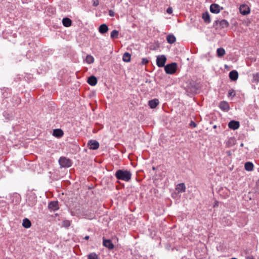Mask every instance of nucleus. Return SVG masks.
Masks as SVG:
<instances>
[{
    "label": "nucleus",
    "mask_w": 259,
    "mask_h": 259,
    "mask_svg": "<svg viewBox=\"0 0 259 259\" xmlns=\"http://www.w3.org/2000/svg\"><path fill=\"white\" fill-rule=\"evenodd\" d=\"M63 132L61 129L57 128L54 130L53 135L57 138H60L63 135Z\"/></svg>",
    "instance_id": "nucleus-17"
},
{
    "label": "nucleus",
    "mask_w": 259,
    "mask_h": 259,
    "mask_svg": "<svg viewBox=\"0 0 259 259\" xmlns=\"http://www.w3.org/2000/svg\"><path fill=\"white\" fill-rule=\"evenodd\" d=\"M244 167L247 171H251L253 168V164L251 162H247L245 163Z\"/></svg>",
    "instance_id": "nucleus-25"
},
{
    "label": "nucleus",
    "mask_w": 259,
    "mask_h": 259,
    "mask_svg": "<svg viewBox=\"0 0 259 259\" xmlns=\"http://www.w3.org/2000/svg\"><path fill=\"white\" fill-rule=\"evenodd\" d=\"M109 30L108 26L106 24L101 25L99 27V31L101 34L106 33Z\"/></svg>",
    "instance_id": "nucleus-16"
},
{
    "label": "nucleus",
    "mask_w": 259,
    "mask_h": 259,
    "mask_svg": "<svg viewBox=\"0 0 259 259\" xmlns=\"http://www.w3.org/2000/svg\"><path fill=\"white\" fill-rule=\"evenodd\" d=\"M246 259H254L252 255H249L246 257Z\"/></svg>",
    "instance_id": "nucleus-38"
},
{
    "label": "nucleus",
    "mask_w": 259,
    "mask_h": 259,
    "mask_svg": "<svg viewBox=\"0 0 259 259\" xmlns=\"http://www.w3.org/2000/svg\"><path fill=\"white\" fill-rule=\"evenodd\" d=\"M166 61V57L162 55H159L157 57L156 64L159 67H162L165 66V63Z\"/></svg>",
    "instance_id": "nucleus-5"
},
{
    "label": "nucleus",
    "mask_w": 259,
    "mask_h": 259,
    "mask_svg": "<svg viewBox=\"0 0 259 259\" xmlns=\"http://www.w3.org/2000/svg\"><path fill=\"white\" fill-rule=\"evenodd\" d=\"M202 17V18H203L204 21L206 23L208 24V23H210L211 20H210V16H209V13L207 12L203 13Z\"/></svg>",
    "instance_id": "nucleus-20"
},
{
    "label": "nucleus",
    "mask_w": 259,
    "mask_h": 259,
    "mask_svg": "<svg viewBox=\"0 0 259 259\" xmlns=\"http://www.w3.org/2000/svg\"><path fill=\"white\" fill-rule=\"evenodd\" d=\"M48 208L53 211L58 210L59 208L58 201H51L48 204Z\"/></svg>",
    "instance_id": "nucleus-10"
},
{
    "label": "nucleus",
    "mask_w": 259,
    "mask_h": 259,
    "mask_svg": "<svg viewBox=\"0 0 259 259\" xmlns=\"http://www.w3.org/2000/svg\"><path fill=\"white\" fill-rule=\"evenodd\" d=\"M240 13L243 15H246L250 13L249 8L246 5H241L239 8Z\"/></svg>",
    "instance_id": "nucleus-8"
},
{
    "label": "nucleus",
    "mask_w": 259,
    "mask_h": 259,
    "mask_svg": "<svg viewBox=\"0 0 259 259\" xmlns=\"http://www.w3.org/2000/svg\"><path fill=\"white\" fill-rule=\"evenodd\" d=\"M217 53L219 57H222L225 54V50L223 48H220L217 49Z\"/></svg>",
    "instance_id": "nucleus-26"
},
{
    "label": "nucleus",
    "mask_w": 259,
    "mask_h": 259,
    "mask_svg": "<svg viewBox=\"0 0 259 259\" xmlns=\"http://www.w3.org/2000/svg\"><path fill=\"white\" fill-rule=\"evenodd\" d=\"M103 245L109 249H113L114 245L110 239H103Z\"/></svg>",
    "instance_id": "nucleus-11"
},
{
    "label": "nucleus",
    "mask_w": 259,
    "mask_h": 259,
    "mask_svg": "<svg viewBox=\"0 0 259 259\" xmlns=\"http://www.w3.org/2000/svg\"><path fill=\"white\" fill-rule=\"evenodd\" d=\"M259 81V73H256L252 75V82H258Z\"/></svg>",
    "instance_id": "nucleus-28"
},
{
    "label": "nucleus",
    "mask_w": 259,
    "mask_h": 259,
    "mask_svg": "<svg viewBox=\"0 0 259 259\" xmlns=\"http://www.w3.org/2000/svg\"><path fill=\"white\" fill-rule=\"evenodd\" d=\"M99 143L94 140H91L88 142V146L90 149L97 150L99 147Z\"/></svg>",
    "instance_id": "nucleus-6"
},
{
    "label": "nucleus",
    "mask_w": 259,
    "mask_h": 259,
    "mask_svg": "<svg viewBox=\"0 0 259 259\" xmlns=\"http://www.w3.org/2000/svg\"><path fill=\"white\" fill-rule=\"evenodd\" d=\"M159 102L158 99H154L153 100H150L148 102V105L151 109H154L156 107V106L159 104Z\"/></svg>",
    "instance_id": "nucleus-15"
},
{
    "label": "nucleus",
    "mask_w": 259,
    "mask_h": 259,
    "mask_svg": "<svg viewBox=\"0 0 259 259\" xmlns=\"http://www.w3.org/2000/svg\"><path fill=\"white\" fill-rule=\"evenodd\" d=\"M166 12L168 14H171L172 12V9L171 8L169 7L168 8L167 10H166Z\"/></svg>",
    "instance_id": "nucleus-36"
},
{
    "label": "nucleus",
    "mask_w": 259,
    "mask_h": 259,
    "mask_svg": "<svg viewBox=\"0 0 259 259\" xmlns=\"http://www.w3.org/2000/svg\"><path fill=\"white\" fill-rule=\"evenodd\" d=\"M177 69V64L175 62L168 64L164 66L165 72L168 74H172L176 72Z\"/></svg>",
    "instance_id": "nucleus-4"
},
{
    "label": "nucleus",
    "mask_w": 259,
    "mask_h": 259,
    "mask_svg": "<svg viewBox=\"0 0 259 259\" xmlns=\"http://www.w3.org/2000/svg\"><path fill=\"white\" fill-rule=\"evenodd\" d=\"M131 54L128 52H125L122 56V60L125 62H129L131 61Z\"/></svg>",
    "instance_id": "nucleus-23"
},
{
    "label": "nucleus",
    "mask_w": 259,
    "mask_h": 259,
    "mask_svg": "<svg viewBox=\"0 0 259 259\" xmlns=\"http://www.w3.org/2000/svg\"><path fill=\"white\" fill-rule=\"evenodd\" d=\"M36 203V200H34V201L33 202H32L31 204H30L29 203H28V205L29 206H33L34 205H35Z\"/></svg>",
    "instance_id": "nucleus-37"
},
{
    "label": "nucleus",
    "mask_w": 259,
    "mask_h": 259,
    "mask_svg": "<svg viewBox=\"0 0 259 259\" xmlns=\"http://www.w3.org/2000/svg\"><path fill=\"white\" fill-rule=\"evenodd\" d=\"M114 176L117 179L125 182H128L132 178L131 172L125 169H118Z\"/></svg>",
    "instance_id": "nucleus-1"
},
{
    "label": "nucleus",
    "mask_w": 259,
    "mask_h": 259,
    "mask_svg": "<svg viewBox=\"0 0 259 259\" xmlns=\"http://www.w3.org/2000/svg\"><path fill=\"white\" fill-rule=\"evenodd\" d=\"M220 108L225 112H227L230 109V106L228 102L226 101H221L219 104Z\"/></svg>",
    "instance_id": "nucleus-9"
},
{
    "label": "nucleus",
    "mask_w": 259,
    "mask_h": 259,
    "mask_svg": "<svg viewBox=\"0 0 259 259\" xmlns=\"http://www.w3.org/2000/svg\"><path fill=\"white\" fill-rule=\"evenodd\" d=\"M256 186H257V189H258V190H259V179L256 182Z\"/></svg>",
    "instance_id": "nucleus-41"
},
{
    "label": "nucleus",
    "mask_w": 259,
    "mask_h": 259,
    "mask_svg": "<svg viewBox=\"0 0 259 259\" xmlns=\"http://www.w3.org/2000/svg\"><path fill=\"white\" fill-rule=\"evenodd\" d=\"M109 15L110 16L113 17V16H114V15H115V13H114V12L113 10H109Z\"/></svg>",
    "instance_id": "nucleus-34"
},
{
    "label": "nucleus",
    "mask_w": 259,
    "mask_h": 259,
    "mask_svg": "<svg viewBox=\"0 0 259 259\" xmlns=\"http://www.w3.org/2000/svg\"><path fill=\"white\" fill-rule=\"evenodd\" d=\"M86 61L89 64L93 63L94 61V58L90 55H88L86 57Z\"/></svg>",
    "instance_id": "nucleus-27"
},
{
    "label": "nucleus",
    "mask_w": 259,
    "mask_h": 259,
    "mask_svg": "<svg viewBox=\"0 0 259 259\" xmlns=\"http://www.w3.org/2000/svg\"><path fill=\"white\" fill-rule=\"evenodd\" d=\"M223 8L220 7L218 4H212L210 6V11L214 14L219 13Z\"/></svg>",
    "instance_id": "nucleus-7"
},
{
    "label": "nucleus",
    "mask_w": 259,
    "mask_h": 259,
    "mask_svg": "<svg viewBox=\"0 0 259 259\" xmlns=\"http://www.w3.org/2000/svg\"><path fill=\"white\" fill-rule=\"evenodd\" d=\"M176 190L178 193H183L185 192L186 187L184 183H180L178 184L176 187Z\"/></svg>",
    "instance_id": "nucleus-18"
},
{
    "label": "nucleus",
    "mask_w": 259,
    "mask_h": 259,
    "mask_svg": "<svg viewBox=\"0 0 259 259\" xmlns=\"http://www.w3.org/2000/svg\"><path fill=\"white\" fill-rule=\"evenodd\" d=\"M119 32L117 30H113L111 32L110 36L112 38H117L118 37Z\"/></svg>",
    "instance_id": "nucleus-30"
},
{
    "label": "nucleus",
    "mask_w": 259,
    "mask_h": 259,
    "mask_svg": "<svg viewBox=\"0 0 259 259\" xmlns=\"http://www.w3.org/2000/svg\"><path fill=\"white\" fill-rule=\"evenodd\" d=\"M235 96V91L233 89H231L228 92V97H234Z\"/></svg>",
    "instance_id": "nucleus-31"
},
{
    "label": "nucleus",
    "mask_w": 259,
    "mask_h": 259,
    "mask_svg": "<svg viewBox=\"0 0 259 259\" xmlns=\"http://www.w3.org/2000/svg\"><path fill=\"white\" fill-rule=\"evenodd\" d=\"M98 5H99L98 1H97L96 2H94L93 3V6H95V7L97 6Z\"/></svg>",
    "instance_id": "nucleus-39"
},
{
    "label": "nucleus",
    "mask_w": 259,
    "mask_h": 259,
    "mask_svg": "<svg viewBox=\"0 0 259 259\" xmlns=\"http://www.w3.org/2000/svg\"><path fill=\"white\" fill-rule=\"evenodd\" d=\"M229 76L231 80L235 81L238 78V73L235 70H232L229 72Z\"/></svg>",
    "instance_id": "nucleus-13"
},
{
    "label": "nucleus",
    "mask_w": 259,
    "mask_h": 259,
    "mask_svg": "<svg viewBox=\"0 0 259 259\" xmlns=\"http://www.w3.org/2000/svg\"><path fill=\"white\" fill-rule=\"evenodd\" d=\"M166 40L169 44H172L176 40V38L172 34H169L166 37Z\"/></svg>",
    "instance_id": "nucleus-24"
},
{
    "label": "nucleus",
    "mask_w": 259,
    "mask_h": 259,
    "mask_svg": "<svg viewBox=\"0 0 259 259\" xmlns=\"http://www.w3.org/2000/svg\"><path fill=\"white\" fill-rule=\"evenodd\" d=\"M240 146H241V147H243V143H241V144H240Z\"/></svg>",
    "instance_id": "nucleus-44"
},
{
    "label": "nucleus",
    "mask_w": 259,
    "mask_h": 259,
    "mask_svg": "<svg viewBox=\"0 0 259 259\" xmlns=\"http://www.w3.org/2000/svg\"><path fill=\"white\" fill-rule=\"evenodd\" d=\"M62 24L65 27H69L72 24V21L70 18L65 17L62 20Z\"/></svg>",
    "instance_id": "nucleus-19"
},
{
    "label": "nucleus",
    "mask_w": 259,
    "mask_h": 259,
    "mask_svg": "<svg viewBox=\"0 0 259 259\" xmlns=\"http://www.w3.org/2000/svg\"><path fill=\"white\" fill-rule=\"evenodd\" d=\"M90 237L89 236H86L84 239H85V240H88L89 239Z\"/></svg>",
    "instance_id": "nucleus-42"
},
{
    "label": "nucleus",
    "mask_w": 259,
    "mask_h": 259,
    "mask_svg": "<svg viewBox=\"0 0 259 259\" xmlns=\"http://www.w3.org/2000/svg\"><path fill=\"white\" fill-rule=\"evenodd\" d=\"M229 25V22L225 19L217 20L213 23V27L215 29L227 28Z\"/></svg>",
    "instance_id": "nucleus-2"
},
{
    "label": "nucleus",
    "mask_w": 259,
    "mask_h": 259,
    "mask_svg": "<svg viewBox=\"0 0 259 259\" xmlns=\"http://www.w3.org/2000/svg\"><path fill=\"white\" fill-rule=\"evenodd\" d=\"M22 226L25 228L28 229V228H29L31 227V223L30 221L28 219L25 218L23 220Z\"/></svg>",
    "instance_id": "nucleus-21"
},
{
    "label": "nucleus",
    "mask_w": 259,
    "mask_h": 259,
    "mask_svg": "<svg viewBox=\"0 0 259 259\" xmlns=\"http://www.w3.org/2000/svg\"><path fill=\"white\" fill-rule=\"evenodd\" d=\"M87 82L92 86H94L97 83V78L94 75L88 77Z\"/></svg>",
    "instance_id": "nucleus-14"
},
{
    "label": "nucleus",
    "mask_w": 259,
    "mask_h": 259,
    "mask_svg": "<svg viewBox=\"0 0 259 259\" xmlns=\"http://www.w3.org/2000/svg\"><path fill=\"white\" fill-rule=\"evenodd\" d=\"M58 162L61 167L68 168L71 166L72 164V161L70 159L64 156L61 157Z\"/></svg>",
    "instance_id": "nucleus-3"
},
{
    "label": "nucleus",
    "mask_w": 259,
    "mask_h": 259,
    "mask_svg": "<svg viewBox=\"0 0 259 259\" xmlns=\"http://www.w3.org/2000/svg\"><path fill=\"white\" fill-rule=\"evenodd\" d=\"M88 259H99V258L96 253L93 252L88 255Z\"/></svg>",
    "instance_id": "nucleus-29"
},
{
    "label": "nucleus",
    "mask_w": 259,
    "mask_h": 259,
    "mask_svg": "<svg viewBox=\"0 0 259 259\" xmlns=\"http://www.w3.org/2000/svg\"><path fill=\"white\" fill-rule=\"evenodd\" d=\"M189 126L191 127L195 128L197 126V124L193 120H191L189 123Z\"/></svg>",
    "instance_id": "nucleus-32"
},
{
    "label": "nucleus",
    "mask_w": 259,
    "mask_h": 259,
    "mask_svg": "<svg viewBox=\"0 0 259 259\" xmlns=\"http://www.w3.org/2000/svg\"><path fill=\"white\" fill-rule=\"evenodd\" d=\"M230 259H237V258H235V257H233V258H231Z\"/></svg>",
    "instance_id": "nucleus-45"
},
{
    "label": "nucleus",
    "mask_w": 259,
    "mask_h": 259,
    "mask_svg": "<svg viewBox=\"0 0 259 259\" xmlns=\"http://www.w3.org/2000/svg\"><path fill=\"white\" fill-rule=\"evenodd\" d=\"M217 127V126L216 125H213V128H216Z\"/></svg>",
    "instance_id": "nucleus-43"
},
{
    "label": "nucleus",
    "mask_w": 259,
    "mask_h": 259,
    "mask_svg": "<svg viewBox=\"0 0 259 259\" xmlns=\"http://www.w3.org/2000/svg\"><path fill=\"white\" fill-rule=\"evenodd\" d=\"M84 216L85 218L89 220H92L95 218V213L91 211H88L85 212L84 214Z\"/></svg>",
    "instance_id": "nucleus-22"
},
{
    "label": "nucleus",
    "mask_w": 259,
    "mask_h": 259,
    "mask_svg": "<svg viewBox=\"0 0 259 259\" xmlns=\"http://www.w3.org/2000/svg\"><path fill=\"white\" fill-rule=\"evenodd\" d=\"M239 122L235 120H231L228 124L229 127L234 130L238 129L239 127Z\"/></svg>",
    "instance_id": "nucleus-12"
},
{
    "label": "nucleus",
    "mask_w": 259,
    "mask_h": 259,
    "mask_svg": "<svg viewBox=\"0 0 259 259\" xmlns=\"http://www.w3.org/2000/svg\"><path fill=\"white\" fill-rule=\"evenodd\" d=\"M64 226L66 227H68L70 226V222L69 221H66L64 222Z\"/></svg>",
    "instance_id": "nucleus-35"
},
{
    "label": "nucleus",
    "mask_w": 259,
    "mask_h": 259,
    "mask_svg": "<svg viewBox=\"0 0 259 259\" xmlns=\"http://www.w3.org/2000/svg\"><path fill=\"white\" fill-rule=\"evenodd\" d=\"M149 62V60L146 58H144L142 60L141 63L143 65H145Z\"/></svg>",
    "instance_id": "nucleus-33"
},
{
    "label": "nucleus",
    "mask_w": 259,
    "mask_h": 259,
    "mask_svg": "<svg viewBox=\"0 0 259 259\" xmlns=\"http://www.w3.org/2000/svg\"><path fill=\"white\" fill-rule=\"evenodd\" d=\"M226 154H227V155L228 156H231V154H232V152H231V151H227L226 152Z\"/></svg>",
    "instance_id": "nucleus-40"
}]
</instances>
